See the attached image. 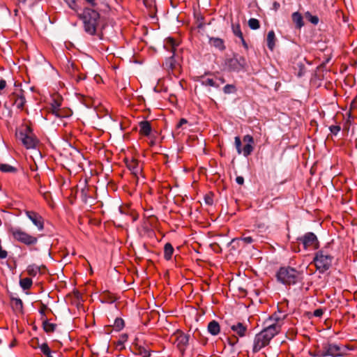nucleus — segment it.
Segmentation results:
<instances>
[{
    "label": "nucleus",
    "instance_id": "f257e3e1",
    "mask_svg": "<svg viewBox=\"0 0 357 357\" xmlns=\"http://www.w3.org/2000/svg\"><path fill=\"white\" fill-rule=\"evenodd\" d=\"M83 28L87 34L102 39V31L99 29L100 14L91 8H85L81 15Z\"/></svg>",
    "mask_w": 357,
    "mask_h": 357
},
{
    "label": "nucleus",
    "instance_id": "f03ea898",
    "mask_svg": "<svg viewBox=\"0 0 357 357\" xmlns=\"http://www.w3.org/2000/svg\"><path fill=\"white\" fill-rule=\"evenodd\" d=\"M276 276L278 280L285 285L295 284L301 279L300 272L289 266L281 267Z\"/></svg>",
    "mask_w": 357,
    "mask_h": 357
},
{
    "label": "nucleus",
    "instance_id": "7ed1b4c3",
    "mask_svg": "<svg viewBox=\"0 0 357 357\" xmlns=\"http://www.w3.org/2000/svg\"><path fill=\"white\" fill-rule=\"evenodd\" d=\"M8 233L14 240L30 246L37 243L38 238L23 231L20 227H11L8 229Z\"/></svg>",
    "mask_w": 357,
    "mask_h": 357
},
{
    "label": "nucleus",
    "instance_id": "20e7f679",
    "mask_svg": "<svg viewBox=\"0 0 357 357\" xmlns=\"http://www.w3.org/2000/svg\"><path fill=\"white\" fill-rule=\"evenodd\" d=\"M178 45V43L173 38H168L166 39L165 47L172 52V55L167 58L163 63L164 68L169 73L172 72V73H174V71L178 66V63L174 59L176 48Z\"/></svg>",
    "mask_w": 357,
    "mask_h": 357
},
{
    "label": "nucleus",
    "instance_id": "39448f33",
    "mask_svg": "<svg viewBox=\"0 0 357 357\" xmlns=\"http://www.w3.org/2000/svg\"><path fill=\"white\" fill-rule=\"evenodd\" d=\"M16 136L27 149L36 148L38 140L29 126H26L22 130L16 133Z\"/></svg>",
    "mask_w": 357,
    "mask_h": 357
},
{
    "label": "nucleus",
    "instance_id": "423d86ee",
    "mask_svg": "<svg viewBox=\"0 0 357 357\" xmlns=\"http://www.w3.org/2000/svg\"><path fill=\"white\" fill-rule=\"evenodd\" d=\"M333 259V256L324 250H319L316 253L314 262L319 273H324L330 268Z\"/></svg>",
    "mask_w": 357,
    "mask_h": 357
},
{
    "label": "nucleus",
    "instance_id": "0eeeda50",
    "mask_svg": "<svg viewBox=\"0 0 357 357\" xmlns=\"http://www.w3.org/2000/svg\"><path fill=\"white\" fill-rule=\"evenodd\" d=\"M286 317L285 313L281 310H278L266 319L263 325L271 328L275 327L276 331H281Z\"/></svg>",
    "mask_w": 357,
    "mask_h": 357
},
{
    "label": "nucleus",
    "instance_id": "6e6552de",
    "mask_svg": "<svg viewBox=\"0 0 357 357\" xmlns=\"http://www.w3.org/2000/svg\"><path fill=\"white\" fill-rule=\"evenodd\" d=\"M246 64L245 58L238 54L225 61V66L229 71L240 72L245 68Z\"/></svg>",
    "mask_w": 357,
    "mask_h": 357
},
{
    "label": "nucleus",
    "instance_id": "1a4fd4ad",
    "mask_svg": "<svg viewBox=\"0 0 357 357\" xmlns=\"http://www.w3.org/2000/svg\"><path fill=\"white\" fill-rule=\"evenodd\" d=\"M305 250H316L319 248V241L317 236L312 232H307L303 236L298 238Z\"/></svg>",
    "mask_w": 357,
    "mask_h": 357
},
{
    "label": "nucleus",
    "instance_id": "9d476101",
    "mask_svg": "<svg viewBox=\"0 0 357 357\" xmlns=\"http://www.w3.org/2000/svg\"><path fill=\"white\" fill-rule=\"evenodd\" d=\"M174 338V344L178 349L183 354L188 347L190 335L185 334L181 331H176L172 336Z\"/></svg>",
    "mask_w": 357,
    "mask_h": 357
},
{
    "label": "nucleus",
    "instance_id": "9b49d317",
    "mask_svg": "<svg viewBox=\"0 0 357 357\" xmlns=\"http://www.w3.org/2000/svg\"><path fill=\"white\" fill-rule=\"evenodd\" d=\"M322 347L325 357H338L343 354L342 348L336 344L326 342L322 344Z\"/></svg>",
    "mask_w": 357,
    "mask_h": 357
},
{
    "label": "nucleus",
    "instance_id": "f8f14e48",
    "mask_svg": "<svg viewBox=\"0 0 357 357\" xmlns=\"http://www.w3.org/2000/svg\"><path fill=\"white\" fill-rule=\"evenodd\" d=\"M269 340L262 332L257 333L254 339L252 351L253 353L259 352L261 349L269 344Z\"/></svg>",
    "mask_w": 357,
    "mask_h": 357
},
{
    "label": "nucleus",
    "instance_id": "ddd939ff",
    "mask_svg": "<svg viewBox=\"0 0 357 357\" xmlns=\"http://www.w3.org/2000/svg\"><path fill=\"white\" fill-rule=\"evenodd\" d=\"M197 81L200 84L208 88V91H211V88L218 89L220 87V84L217 82L215 76H213L211 74H205L198 77Z\"/></svg>",
    "mask_w": 357,
    "mask_h": 357
},
{
    "label": "nucleus",
    "instance_id": "4468645a",
    "mask_svg": "<svg viewBox=\"0 0 357 357\" xmlns=\"http://www.w3.org/2000/svg\"><path fill=\"white\" fill-rule=\"evenodd\" d=\"M60 107L61 103L58 100H54L49 109L50 113L60 119L69 116L68 112L61 109Z\"/></svg>",
    "mask_w": 357,
    "mask_h": 357
},
{
    "label": "nucleus",
    "instance_id": "2eb2a0df",
    "mask_svg": "<svg viewBox=\"0 0 357 357\" xmlns=\"http://www.w3.org/2000/svg\"><path fill=\"white\" fill-rule=\"evenodd\" d=\"M126 166L131 172V173L136 177L141 174L142 171V165L139 164V161L135 158L130 160L126 159Z\"/></svg>",
    "mask_w": 357,
    "mask_h": 357
},
{
    "label": "nucleus",
    "instance_id": "dca6fc26",
    "mask_svg": "<svg viewBox=\"0 0 357 357\" xmlns=\"http://www.w3.org/2000/svg\"><path fill=\"white\" fill-rule=\"evenodd\" d=\"M26 215L33 224L37 227L39 231H42L43 229L44 223L41 215L32 211H26Z\"/></svg>",
    "mask_w": 357,
    "mask_h": 357
},
{
    "label": "nucleus",
    "instance_id": "f3484780",
    "mask_svg": "<svg viewBox=\"0 0 357 357\" xmlns=\"http://www.w3.org/2000/svg\"><path fill=\"white\" fill-rule=\"evenodd\" d=\"M231 329L239 337H243L246 335L248 326L241 322H237L231 326Z\"/></svg>",
    "mask_w": 357,
    "mask_h": 357
},
{
    "label": "nucleus",
    "instance_id": "a211bd4d",
    "mask_svg": "<svg viewBox=\"0 0 357 357\" xmlns=\"http://www.w3.org/2000/svg\"><path fill=\"white\" fill-rule=\"evenodd\" d=\"M12 104L15 105L17 108L22 109L26 102L25 98L23 95L13 94L10 98Z\"/></svg>",
    "mask_w": 357,
    "mask_h": 357
},
{
    "label": "nucleus",
    "instance_id": "6ab92c4d",
    "mask_svg": "<svg viewBox=\"0 0 357 357\" xmlns=\"http://www.w3.org/2000/svg\"><path fill=\"white\" fill-rule=\"evenodd\" d=\"M139 133L144 135L149 136L151 132V126L148 121H142L139 123Z\"/></svg>",
    "mask_w": 357,
    "mask_h": 357
},
{
    "label": "nucleus",
    "instance_id": "aec40b11",
    "mask_svg": "<svg viewBox=\"0 0 357 357\" xmlns=\"http://www.w3.org/2000/svg\"><path fill=\"white\" fill-rule=\"evenodd\" d=\"M207 329L208 333L212 335H217L220 331V325L215 320H213L208 323Z\"/></svg>",
    "mask_w": 357,
    "mask_h": 357
},
{
    "label": "nucleus",
    "instance_id": "412c9836",
    "mask_svg": "<svg viewBox=\"0 0 357 357\" xmlns=\"http://www.w3.org/2000/svg\"><path fill=\"white\" fill-rule=\"evenodd\" d=\"M291 19L296 28L301 29L304 26L303 16L299 12L293 13L291 15Z\"/></svg>",
    "mask_w": 357,
    "mask_h": 357
},
{
    "label": "nucleus",
    "instance_id": "4be33fe9",
    "mask_svg": "<svg viewBox=\"0 0 357 357\" xmlns=\"http://www.w3.org/2000/svg\"><path fill=\"white\" fill-rule=\"evenodd\" d=\"M276 328H271L266 326H264L262 332L269 340H272L275 336L280 333V331H276Z\"/></svg>",
    "mask_w": 357,
    "mask_h": 357
},
{
    "label": "nucleus",
    "instance_id": "5701e85b",
    "mask_svg": "<svg viewBox=\"0 0 357 357\" xmlns=\"http://www.w3.org/2000/svg\"><path fill=\"white\" fill-rule=\"evenodd\" d=\"M276 328H271L266 326H264L262 332L269 340H272L275 336L280 333V331H276Z\"/></svg>",
    "mask_w": 357,
    "mask_h": 357
},
{
    "label": "nucleus",
    "instance_id": "b1692460",
    "mask_svg": "<svg viewBox=\"0 0 357 357\" xmlns=\"http://www.w3.org/2000/svg\"><path fill=\"white\" fill-rule=\"evenodd\" d=\"M135 353L142 357H150L151 350L144 346L137 345L135 348Z\"/></svg>",
    "mask_w": 357,
    "mask_h": 357
},
{
    "label": "nucleus",
    "instance_id": "393cba45",
    "mask_svg": "<svg viewBox=\"0 0 357 357\" xmlns=\"http://www.w3.org/2000/svg\"><path fill=\"white\" fill-rule=\"evenodd\" d=\"M209 43L211 45L215 47V48L222 51L225 49V46L224 44V40L220 38H210Z\"/></svg>",
    "mask_w": 357,
    "mask_h": 357
},
{
    "label": "nucleus",
    "instance_id": "a878e982",
    "mask_svg": "<svg viewBox=\"0 0 357 357\" xmlns=\"http://www.w3.org/2000/svg\"><path fill=\"white\" fill-rule=\"evenodd\" d=\"M231 29H232V31H233L234 34L241 39L243 45L245 47H247V44L244 40L243 33L241 30L240 24L238 23V24H232Z\"/></svg>",
    "mask_w": 357,
    "mask_h": 357
},
{
    "label": "nucleus",
    "instance_id": "bb28decb",
    "mask_svg": "<svg viewBox=\"0 0 357 357\" xmlns=\"http://www.w3.org/2000/svg\"><path fill=\"white\" fill-rule=\"evenodd\" d=\"M266 42L268 49L273 51L275 45V35L274 31L271 30L268 31Z\"/></svg>",
    "mask_w": 357,
    "mask_h": 357
},
{
    "label": "nucleus",
    "instance_id": "cd10ccee",
    "mask_svg": "<svg viewBox=\"0 0 357 357\" xmlns=\"http://www.w3.org/2000/svg\"><path fill=\"white\" fill-rule=\"evenodd\" d=\"M174 248L170 243H167L164 247V257L166 260H170L174 253Z\"/></svg>",
    "mask_w": 357,
    "mask_h": 357
},
{
    "label": "nucleus",
    "instance_id": "c85d7f7f",
    "mask_svg": "<svg viewBox=\"0 0 357 357\" xmlns=\"http://www.w3.org/2000/svg\"><path fill=\"white\" fill-rule=\"evenodd\" d=\"M26 271L29 275L35 277L40 271V267L36 264H31L27 266Z\"/></svg>",
    "mask_w": 357,
    "mask_h": 357
},
{
    "label": "nucleus",
    "instance_id": "c756f323",
    "mask_svg": "<svg viewBox=\"0 0 357 357\" xmlns=\"http://www.w3.org/2000/svg\"><path fill=\"white\" fill-rule=\"evenodd\" d=\"M38 348L40 349L41 352L46 356V357H53L52 354V351L50 349V347L46 342L42 343L41 344H38Z\"/></svg>",
    "mask_w": 357,
    "mask_h": 357
},
{
    "label": "nucleus",
    "instance_id": "7c9ffc66",
    "mask_svg": "<svg viewBox=\"0 0 357 357\" xmlns=\"http://www.w3.org/2000/svg\"><path fill=\"white\" fill-rule=\"evenodd\" d=\"M88 191H89L88 188H82L80 191V196H81L82 201L85 204H90V205H92L90 200L93 199V198H92V197L88 195Z\"/></svg>",
    "mask_w": 357,
    "mask_h": 357
},
{
    "label": "nucleus",
    "instance_id": "2f4dec72",
    "mask_svg": "<svg viewBox=\"0 0 357 357\" xmlns=\"http://www.w3.org/2000/svg\"><path fill=\"white\" fill-rule=\"evenodd\" d=\"M32 283H33L32 280L29 278H24L20 280V287L24 290L29 289L32 286Z\"/></svg>",
    "mask_w": 357,
    "mask_h": 357
},
{
    "label": "nucleus",
    "instance_id": "473e14b6",
    "mask_svg": "<svg viewBox=\"0 0 357 357\" xmlns=\"http://www.w3.org/2000/svg\"><path fill=\"white\" fill-rule=\"evenodd\" d=\"M43 329L46 333H52L55 331L56 325L55 324L50 323L47 320L43 322Z\"/></svg>",
    "mask_w": 357,
    "mask_h": 357
},
{
    "label": "nucleus",
    "instance_id": "72a5a7b5",
    "mask_svg": "<svg viewBox=\"0 0 357 357\" xmlns=\"http://www.w3.org/2000/svg\"><path fill=\"white\" fill-rule=\"evenodd\" d=\"M254 150V144H245L241 149L242 153L245 157L249 156Z\"/></svg>",
    "mask_w": 357,
    "mask_h": 357
},
{
    "label": "nucleus",
    "instance_id": "f704fd0d",
    "mask_svg": "<svg viewBox=\"0 0 357 357\" xmlns=\"http://www.w3.org/2000/svg\"><path fill=\"white\" fill-rule=\"evenodd\" d=\"M248 26L251 29H258L260 27L259 21L255 18H250L248 20Z\"/></svg>",
    "mask_w": 357,
    "mask_h": 357
},
{
    "label": "nucleus",
    "instance_id": "c9c22d12",
    "mask_svg": "<svg viewBox=\"0 0 357 357\" xmlns=\"http://www.w3.org/2000/svg\"><path fill=\"white\" fill-rule=\"evenodd\" d=\"M237 91L236 89V87L235 85L234 84H226L224 87H223V92L225 93V94H231V93H236Z\"/></svg>",
    "mask_w": 357,
    "mask_h": 357
},
{
    "label": "nucleus",
    "instance_id": "e433bc0d",
    "mask_svg": "<svg viewBox=\"0 0 357 357\" xmlns=\"http://www.w3.org/2000/svg\"><path fill=\"white\" fill-rule=\"evenodd\" d=\"M0 170L2 172H15L16 169L8 164H0Z\"/></svg>",
    "mask_w": 357,
    "mask_h": 357
},
{
    "label": "nucleus",
    "instance_id": "4c0bfd02",
    "mask_svg": "<svg viewBox=\"0 0 357 357\" xmlns=\"http://www.w3.org/2000/svg\"><path fill=\"white\" fill-rule=\"evenodd\" d=\"M114 326L116 331H120L124 327V321L121 318H116Z\"/></svg>",
    "mask_w": 357,
    "mask_h": 357
},
{
    "label": "nucleus",
    "instance_id": "58836bf2",
    "mask_svg": "<svg viewBox=\"0 0 357 357\" xmlns=\"http://www.w3.org/2000/svg\"><path fill=\"white\" fill-rule=\"evenodd\" d=\"M305 16L307 20L313 24L316 25L319 22V18L316 15H312L310 12H307L305 13Z\"/></svg>",
    "mask_w": 357,
    "mask_h": 357
},
{
    "label": "nucleus",
    "instance_id": "ea45409f",
    "mask_svg": "<svg viewBox=\"0 0 357 357\" xmlns=\"http://www.w3.org/2000/svg\"><path fill=\"white\" fill-rule=\"evenodd\" d=\"M234 144H235V146H236V151H237V153L238 154H241L242 153V148H241V139L239 137L236 136L234 138Z\"/></svg>",
    "mask_w": 357,
    "mask_h": 357
},
{
    "label": "nucleus",
    "instance_id": "a19ab883",
    "mask_svg": "<svg viewBox=\"0 0 357 357\" xmlns=\"http://www.w3.org/2000/svg\"><path fill=\"white\" fill-rule=\"evenodd\" d=\"M310 356L314 357H325L324 351L322 347L321 349H317L314 352H310Z\"/></svg>",
    "mask_w": 357,
    "mask_h": 357
},
{
    "label": "nucleus",
    "instance_id": "79ce46f5",
    "mask_svg": "<svg viewBox=\"0 0 357 357\" xmlns=\"http://www.w3.org/2000/svg\"><path fill=\"white\" fill-rule=\"evenodd\" d=\"M39 0H17L19 3H22L23 5H28L29 6H33Z\"/></svg>",
    "mask_w": 357,
    "mask_h": 357
},
{
    "label": "nucleus",
    "instance_id": "37998d69",
    "mask_svg": "<svg viewBox=\"0 0 357 357\" xmlns=\"http://www.w3.org/2000/svg\"><path fill=\"white\" fill-rule=\"evenodd\" d=\"M329 130L333 135H336L340 131L341 127L338 125L336 126H331L329 127Z\"/></svg>",
    "mask_w": 357,
    "mask_h": 357
},
{
    "label": "nucleus",
    "instance_id": "c03bdc74",
    "mask_svg": "<svg viewBox=\"0 0 357 357\" xmlns=\"http://www.w3.org/2000/svg\"><path fill=\"white\" fill-rule=\"evenodd\" d=\"M243 141L245 144H254V138L250 135H246L243 137Z\"/></svg>",
    "mask_w": 357,
    "mask_h": 357
},
{
    "label": "nucleus",
    "instance_id": "a18cd8bd",
    "mask_svg": "<svg viewBox=\"0 0 357 357\" xmlns=\"http://www.w3.org/2000/svg\"><path fill=\"white\" fill-rule=\"evenodd\" d=\"M63 1L67 3V5L71 9L75 10L77 9V3H76L75 0H63Z\"/></svg>",
    "mask_w": 357,
    "mask_h": 357
},
{
    "label": "nucleus",
    "instance_id": "49530a36",
    "mask_svg": "<svg viewBox=\"0 0 357 357\" xmlns=\"http://www.w3.org/2000/svg\"><path fill=\"white\" fill-rule=\"evenodd\" d=\"M239 240L243 241L245 244H250L254 241L251 236H243Z\"/></svg>",
    "mask_w": 357,
    "mask_h": 357
},
{
    "label": "nucleus",
    "instance_id": "de8ad7c7",
    "mask_svg": "<svg viewBox=\"0 0 357 357\" xmlns=\"http://www.w3.org/2000/svg\"><path fill=\"white\" fill-rule=\"evenodd\" d=\"M8 257V252L3 250L0 245V259H4Z\"/></svg>",
    "mask_w": 357,
    "mask_h": 357
},
{
    "label": "nucleus",
    "instance_id": "09e8293b",
    "mask_svg": "<svg viewBox=\"0 0 357 357\" xmlns=\"http://www.w3.org/2000/svg\"><path fill=\"white\" fill-rule=\"evenodd\" d=\"M15 307L17 309H22L23 307V303L20 298H15L14 299Z\"/></svg>",
    "mask_w": 357,
    "mask_h": 357
},
{
    "label": "nucleus",
    "instance_id": "8fccbe9b",
    "mask_svg": "<svg viewBox=\"0 0 357 357\" xmlns=\"http://www.w3.org/2000/svg\"><path fill=\"white\" fill-rule=\"evenodd\" d=\"M323 314L324 310L321 308L316 309L313 312L314 316L317 317H321L323 315Z\"/></svg>",
    "mask_w": 357,
    "mask_h": 357
},
{
    "label": "nucleus",
    "instance_id": "3c124183",
    "mask_svg": "<svg viewBox=\"0 0 357 357\" xmlns=\"http://www.w3.org/2000/svg\"><path fill=\"white\" fill-rule=\"evenodd\" d=\"M228 344L231 345V347H234L238 341V338L235 337L234 340H231L230 338L227 339Z\"/></svg>",
    "mask_w": 357,
    "mask_h": 357
},
{
    "label": "nucleus",
    "instance_id": "603ef678",
    "mask_svg": "<svg viewBox=\"0 0 357 357\" xmlns=\"http://www.w3.org/2000/svg\"><path fill=\"white\" fill-rule=\"evenodd\" d=\"M6 86V82L4 79L0 80V94H1V91H3Z\"/></svg>",
    "mask_w": 357,
    "mask_h": 357
},
{
    "label": "nucleus",
    "instance_id": "864d4df0",
    "mask_svg": "<svg viewBox=\"0 0 357 357\" xmlns=\"http://www.w3.org/2000/svg\"><path fill=\"white\" fill-rule=\"evenodd\" d=\"M188 123V121L185 119H181L179 122L178 123L176 127L177 128H179L182 127L183 125L186 124Z\"/></svg>",
    "mask_w": 357,
    "mask_h": 357
},
{
    "label": "nucleus",
    "instance_id": "5fc2aeb1",
    "mask_svg": "<svg viewBox=\"0 0 357 357\" xmlns=\"http://www.w3.org/2000/svg\"><path fill=\"white\" fill-rule=\"evenodd\" d=\"M236 182L238 184V185H243L244 183V178L243 176H238L236 178Z\"/></svg>",
    "mask_w": 357,
    "mask_h": 357
},
{
    "label": "nucleus",
    "instance_id": "6e6d98bb",
    "mask_svg": "<svg viewBox=\"0 0 357 357\" xmlns=\"http://www.w3.org/2000/svg\"><path fill=\"white\" fill-rule=\"evenodd\" d=\"M217 82L220 84V86L225 82V79L222 77H216Z\"/></svg>",
    "mask_w": 357,
    "mask_h": 357
},
{
    "label": "nucleus",
    "instance_id": "4d7b16f0",
    "mask_svg": "<svg viewBox=\"0 0 357 357\" xmlns=\"http://www.w3.org/2000/svg\"><path fill=\"white\" fill-rule=\"evenodd\" d=\"M46 308H47V307H46V306L43 305L42 306V307L40 309L39 312H40L42 315H45Z\"/></svg>",
    "mask_w": 357,
    "mask_h": 357
},
{
    "label": "nucleus",
    "instance_id": "13d9d810",
    "mask_svg": "<svg viewBox=\"0 0 357 357\" xmlns=\"http://www.w3.org/2000/svg\"><path fill=\"white\" fill-rule=\"evenodd\" d=\"M86 1L87 3H89L90 5H91L92 6H96L95 0H86Z\"/></svg>",
    "mask_w": 357,
    "mask_h": 357
},
{
    "label": "nucleus",
    "instance_id": "bf43d9fd",
    "mask_svg": "<svg viewBox=\"0 0 357 357\" xmlns=\"http://www.w3.org/2000/svg\"><path fill=\"white\" fill-rule=\"evenodd\" d=\"M273 6L275 9L280 7V4L278 2H274Z\"/></svg>",
    "mask_w": 357,
    "mask_h": 357
},
{
    "label": "nucleus",
    "instance_id": "052dcab7",
    "mask_svg": "<svg viewBox=\"0 0 357 357\" xmlns=\"http://www.w3.org/2000/svg\"><path fill=\"white\" fill-rule=\"evenodd\" d=\"M206 202L208 204H212V199H206Z\"/></svg>",
    "mask_w": 357,
    "mask_h": 357
}]
</instances>
